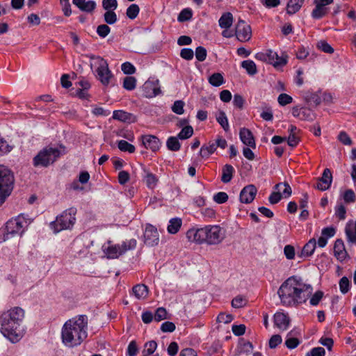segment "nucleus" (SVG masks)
Segmentation results:
<instances>
[{"mask_svg": "<svg viewBox=\"0 0 356 356\" xmlns=\"http://www.w3.org/2000/svg\"><path fill=\"white\" fill-rule=\"evenodd\" d=\"M316 247V241L315 238L310 239L302 248L300 257L311 256Z\"/></svg>", "mask_w": 356, "mask_h": 356, "instance_id": "nucleus-29", "label": "nucleus"}, {"mask_svg": "<svg viewBox=\"0 0 356 356\" xmlns=\"http://www.w3.org/2000/svg\"><path fill=\"white\" fill-rule=\"evenodd\" d=\"M241 67L245 70L246 72L253 76L257 73V69L255 63L252 60H245L241 63Z\"/></svg>", "mask_w": 356, "mask_h": 356, "instance_id": "nucleus-31", "label": "nucleus"}, {"mask_svg": "<svg viewBox=\"0 0 356 356\" xmlns=\"http://www.w3.org/2000/svg\"><path fill=\"white\" fill-rule=\"evenodd\" d=\"M299 343V340L297 338L292 337L291 332L287 334V338L285 341V345L289 349H293L296 348Z\"/></svg>", "mask_w": 356, "mask_h": 356, "instance_id": "nucleus-51", "label": "nucleus"}, {"mask_svg": "<svg viewBox=\"0 0 356 356\" xmlns=\"http://www.w3.org/2000/svg\"><path fill=\"white\" fill-rule=\"evenodd\" d=\"M216 149L214 142H209L207 145H202L200 148V156L202 158H209L210 155L215 152Z\"/></svg>", "mask_w": 356, "mask_h": 356, "instance_id": "nucleus-30", "label": "nucleus"}, {"mask_svg": "<svg viewBox=\"0 0 356 356\" xmlns=\"http://www.w3.org/2000/svg\"><path fill=\"white\" fill-rule=\"evenodd\" d=\"M25 317V311L19 307H14L3 312L0 316V332L10 342L15 343L23 337L21 325Z\"/></svg>", "mask_w": 356, "mask_h": 356, "instance_id": "nucleus-3", "label": "nucleus"}, {"mask_svg": "<svg viewBox=\"0 0 356 356\" xmlns=\"http://www.w3.org/2000/svg\"><path fill=\"white\" fill-rule=\"evenodd\" d=\"M12 149V147L8 144L6 140L0 136V156L8 154Z\"/></svg>", "mask_w": 356, "mask_h": 356, "instance_id": "nucleus-59", "label": "nucleus"}, {"mask_svg": "<svg viewBox=\"0 0 356 356\" xmlns=\"http://www.w3.org/2000/svg\"><path fill=\"white\" fill-rule=\"evenodd\" d=\"M193 15L192 10L190 8L183 9L178 15L179 22H183L189 20Z\"/></svg>", "mask_w": 356, "mask_h": 356, "instance_id": "nucleus-52", "label": "nucleus"}, {"mask_svg": "<svg viewBox=\"0 0 356 356\" xmlns=\"http://www.w3.org/2000/svg\"><path fill=\"white\" fill-rule=\"evenodd\" d=\"M235 172L234 167L230 164H225L222 169L221 181L227 184L231 181Z\"/></svg>", "mask_w": 356, "mask_h": 356, "instance_id": "nucleus-24", "label": "nucleus"}, {"mask_svg": "<svg viewBox=\"0 0 356 356\" xmlns=\"http://www.w3.org/2000/svg\"><path fill=\"white\" fill-rule=\"evenodd\" d=\"M193 134V127L191 126H186L181 130L177 136L181 140H185L191 137Z\"/></svg>", "mask_w": 356, "mask_h": 356, "instance_id": "nucleus-45", "label": "nucleus"}, {"mask_svg": "<svg viewBox=\"0 0 356 356\" xmlns=\"http://www.w3.org/2000/svg\"><path fill=\"white\" fill-rule=\"evenodd\" d=\"M257 193V189L254 185L250 184L245 186L240 193L241 202L243 204L251 203L254 200Z\"/></svg>", "mask_w": 356, "mask_h": 356, "instance_id": "nucleus-16", "label": "nucleus"}, {"mask_svg": "<svg viewBox=\"0 0 356 356\" xmlns=\"http://www.w3.org/2000/svg\"><path fill=\"white\" fill-rule=\"evenodd\" d=\"M312 286L298 276H291L280 286L277 294L282 305L296 307L305 303L312 296Z\"/></svg>", "mask_w": 356, "mask_h": 356, "instance_id": "nucleus-1", "label": "nucleus"}, {"mask_svg": "<svg viewBox=\"0 0 356 356\" xmlns=\"http://www.w3.org/2000/svg\"><path fill=\"white\" fill-rule=\"evenodd\" d=\"M323 297V292L321 291H317L315 292L309 299V303L312 306H316L319 304L320 301Z\"/></svg>", "mask_w": 356, "mask_h": 356, "instance_id": "nucleus-57", "label": "nucleus"}, {"mask_svg": "<svg viewBox=\"0 0 356 356\" xmlns=\"http://www.w3.org/2000/svg\"><path fill=\"white\" fill-rule=\"evenodd\" d=\"M325 350L322 347L313 348L310 351L307 352L305 356H325Z\"/></svg>", "mask_w": 356, "mask_h": 356, "instance_id": "nucleus-64", "label": "nucleus"}, {"mask_svg": "<svg viewBox=\"0 0 356 356\" xmlns=\"http://www.w3.org/2000/svg\"><path fill=\"white\" fill-rule=\"evenodd\" d=\"M209 82L215 87H218L225 83V79L221 73H214L209 78Z\"/></svg>", "mask_w": 356, "mask_h": 356, "instance_id": "nucleus-38", "label": "nucleus"}, {"mask_svg": "<svg viewBox=\"0 0 356 356\" xmlns=\"http://www.w3.org/2000/svg\"><path fill=\"white\" fill-rule=\"evenodd\" d=\"M345 232L348 241L356 244V221L347 223Z\"/></svg>", "mask_w": 356, "mask_h": 356, "instance_id": "nucleus-28", "label": "nucleus"}, {"mask_svg": "<svg viewBox=\"0 0 356 356\" xmlns=\"http://www.w3.org/2000/svg\"><path fill=\"white\" fill-rule=\"evenodd\" d=\"M334 254L336 258L342 261L347 257V252L345 249L344 243L341 239L336 240L334 245Z\"/></svg>", "mask_w": 356, "mask_h": 356, "instance_id": "nucleus-23", "label": "nucleus"}, {"mask_svg": "<svg viewBox=\"0 0 356 356\" xmlns=\"http://www.w3.org/2000/svg\"><path fill=\"white\" fill-rule=\"evenodd\" d=\"M111 28L106 24H101L97 28V33L102 38H106L110 33Z\"/></svg>", "mask_w": 356, "mask_h": 356, "instance_id": "nucleus-60", "label": "nucleus"}, {"mask_svg": "<svg viewBox=\"0 0 356 356\" xmlns=\"http://www.w3.org/2000/svg\"><path fill=\"white\" fill-rule=\"evenodd\" d=\"M284 254L287 259H293L296 256L294 247L291 245H286L284 248Z\"/></svg>", "mask_w": 356, "mask_h": 356, "instance_id": "nucleus-62", "label": "nucleus"}, {"mask_svg": "<svg viewBox=\"0 0 356 356\" xmlns=\"http://www.w3.org/2000/svg\"><path fill=\"white\" fill-rule=\"evenodd\" d=\"M118 149L123 152L132 154L136 151V147L132 144L124 140H120L117 142Z\"/></svg>", "mask_w": 356, "mask_h": 356, "instance_id": "nucleus-35", "label": "nucleus"}, {"mask_svg": "<svg viewBox=\"0 0 356 356\" xmlns=\"http://www.w3.org/2000/svg\"><path fill=\"white\" fill-rule=\"evenodd\" d=\"M139 11L140 8L137 4H131L127 9V16L129 19H134L138 16Z\"/></svg>", "mask_w": 356, "mask_h": 356, "instance_id": "nucleus-48", "label": "nucleus"}, {"mask_svg": "<svg viewBox=\"0 0 356 356\" xmlns=\"http://www.w3.org/2000/svg\"><path fill=\"white\" fill-rule=\"evenodd\" d=\"M137 244V241L134 238L126 240L122 242V243L120 245V247H122V251L124 254L131 250H134Z\"/></svg>", "mask_w": 356, "mask_h": 356, "instance_id": "nucleus-46", "label": "nucleus"}, {"mask_svg": "<svg viewBox=\"0 0 356 356\" xmlns=\"http://www.w3.org/2000/svg\"><path fill=\"white\" fill-rule=\"evenodd\" d=\"M104 22L108 24H113L118 20L117 15L114 10H106L104 15Z\"/></svg>", "mask_w": 356, "mask_h": 356, "instance_id": "nucleus-50", "label": "nucleus"}, {"mask_svg": "<svg viewBox=\"0 0 356 356\" xmlns=\"http://www.w3.org/2000/svg\"><path fill=\"white\" fill-rule=\"evenodd\" d=\"M260 116L263 120L266 121H272L273 119V114L271 108L265 105L262 108V111L260 114Z\"/></svg>", "mask_w": 356, "mask_h": 356, "instance_id": "nucleus-49", "label": "nucleus"}, {"mask_svg": "<svg viewBox=\"0 0 356 356\" xmlns=\"http://www.w3.org/2000/svg\"><path fill=\"white\" fill-rule=\"evenodd\" d=\"M65 153V147L61 145L57 147H45L33 158V165L35 167H47Z\"/></svg>", "mask_w": 356, "mask_h": 356, "instance_id": "nucleus-7", "label": "nucleus"}, {"mask_svg": "<svg viewBox=\"0 0 356 356\" xmlns=\"http://www.w3.org/2000/svg\"><path fill=\"white\" fill-rule=\"evenodd\" d=\"M213 200L218 204H223L227 201L228 195L225 192H218L213 195Z\"/></svg>", "mask_w": 356, "mask_h": 356, "instance_id": "nucleus-61", "label": "nucleus"}, {"mask_svg": "<svg viewBox=\"0 0 356 356\" xmlns=\"http://www.w3.org/2000/svg\"><path fill=\"white\" fill-rule=\"evenodd\" d=\"M88 323L86 315H78L65 321L60 332L62 343L70 348L80 346L88 337Z\"/></svg>", "mask_w": 356, "mask_h": 356, "instance_id": "nucleus-2", "label": "nucleus"}, {"mask_svg": "<svg viewBox=\"0 0 356 356\" xmlns=\"http://www.w3.org/2000/svg\"><path fill=\"white\" fill-rule=\"evenodd\" d=\"M303 1L304 0H289L286 8L287 13L293 15L298 12L300 9Z\"/></svg>", "mask_w": 356, "mask_h": 356, "instance_id": "nucleus-32", "label": "nucleus"}, {"mask_svg": "<svg viewBox=\"0 0 356 356\" xmlns=\"http://www.w3.org/2000/svg\"><path fill=\"white\" fill-rule=\"evenodd\" d=\"M102 7L106 10H115L118 8L117 0H102Z\"/></svg>", "mask_w": 356, "mask_h": 356, "instance_id": "nucleus-58", "label": "nucleus"}, {"mask_svg": "<svg viewBox=\"0 0 356 356\" xmlns=\"http://www.w3.org/2000/svg\"><path fill=\"white\" fill-rule=\"evenodd\" d=\"M31 222L32 219L24 213L10 219L6 222L4 229L0 232V243L15 236H22Z\"/></svg>", "mask_w": 356, "mask_h": 356, "instance_id": "nucleus-5", "label": "nucleus"}, {"mask_svg": "<svg viewBox=\"0 0 356 356\" xmlns=\"http://www.w3.org/2000/svg\"><path fill=\"white\" fill-rule=\"evenodd\" d=\"M90 65L97 79L104 86H108L113 79V74L109 70L107 61L102 57L92 54L87 56Z\"/></svg>", "mask_w": 356, "mask_h": 356, "instance_id": "nucleus-6", "label": "nucleus"}, {"mask_svg": "<svg viewBox=\"0 0 356 356\" xmlns=\"http://www.w3.org/2000/svg\"><path fill=\"white\" fill-rule=\"evenodd\" d=\"M104 252L107 258L111 259H117L124 254L120 244H111L110 242H108V246L104 248Z\"/></svg>", "mask_w": 356, "mask_h": 356, "instance_id": "nucleus-21", "label": "nucleus"}, {"mask_svg": "<svg viewBox=\"0 0 356 356\" xmlns=\"http://www.w3.org/2000/svg\"><path fill=\"white\" fill-rule=\"evenodd\" d=\"M157 348V343L155 341H150L145 344L143 354L146 356L152 355Z\"/></svg>", "mask_w": 356, "mask_h": 356, "instance_id": "nucleus-44", "label": "nucleus"}, {"mask_svg": "<svg viewBox=\"0 0 356 356\" xmlns=\"http://www.w3.org/2000/svg\"><path fill=\"white\" fill-rule=\"evenodd\" d=\"M239 137L244 145L252 149L256 148V143L250 129L244 127L241 128L239 131Z\"/></svg>", "mask_w": 356, "mask_h": 356, "instance_id": "nucleus-20", "label": "nucleus"}, {"mask_svg": "<svg viewBox=\"0 0 356 356\" xmlns=\"http://www.w3.org/2000/svg\"><path fill=\"white\" fill-rule=\"evenodd\" d=\"M136 79L134 76H127L123 81V87L127 90H132L136 88Z\"/></svg>", "mask_w": 356, "mask_h": 356, "instance_id": "nucleus-47", "label": "nucleus"}, {"mask_svg": "<svg viewBox=\"0 0 356 356\" xmlns=\"http://www.w3.org/2000/svg\"><path fill=\"white\" fill-rule=\"evenodd\" d=\"M274 325L282 331L286 330L290 325V318L287 314L277 312L273 316Z\"/></svg>", "mask_w": 356, "mask_h": 356, "instance_id": "nucleus-17", "label": "nucleus"}, {"mask_svg": "<svg viewBox=\"0 0 356 356\" xmlns=\"http://www.w3.org/2000/svg\"><path fill=\"white\" fill-rule=\"evenodd\" d=\"M142 145L147 149L153 152L159 151L161 146L160 140L154 135H143L141 136Z\"/></svg>", "mask_w": 356, "mask_h": 356, "instance_id": "nucleus-15", "label": "nucleus"}, {"mask_svg": "<svg viewBox=\"0 0 356 356\" xmlns=\"http://www.w3.org/2000/svg\"><path fill=\"white\" fill-rule=\"evenodd\" d=\"M207 56V51L204 47H203L202 46H199L196 48L195 57L198 61L202 62V61L205 60Z\"/></svg>", "mask_w": 356, "mask_h": 356, "instance_id": "nucleus-54", "label": "nucleus"}, {"mask_svg": "<svg viewBox=\"0 0 356 356\" xmlns=\"http://www.w3.org/2000/svg\"><path fill=\"white\" fill-rule=\"evenodd\" d=\"M233 23V15L231 13H225L218 20V24L221 29H228Z\"/></svg>", "mask_w": 356, "mask_h": 356, "instance_id": "nucleus-27", "label": "nucleus"}, {"mask_svg": "<svg viewBox=\"0 0 356 356\" xmlns=\"http://www.w3.org/2000/svg\"><path fill=\"white\" fill-rule=\"evenodd\" d=\"M182 225V220L180 218H173L169 220L167 230L170 234H177Z\"/></svg>", "mask_w": 356, "mask_h": 356, "instance_id": "nucleus-25", "label": "nucleus"}, {"mask_svg": "<svg viewBox=\"0 0 356 356\" xmlns=\"http://www.w3.org/2000/svg\"><path fill=\"white\" fill-rule=\"evenodd\" d=\"M332 181V175L331 171L328 168H325L323 172L322 177L316 184V188L324 191L330 188Z\"/></svg>", "mask_w": 356, "mask_h": 356, "instance_id": "nucleus-19", "label": "nucleus"}, {"mask_svg": "<svg viewBox=\"0 0 356 356\" xmlns=\"http://www.w3.org/2000/svg\"><path fill=\"white\" fill-rule=\"evenodd\" d=\"M248 303V300L242 296H236L232 301V306L234 308H242Z\"/></svg>", "mask_w": 356, "mask_h": 356, "instance_id": "nucleus-42", "label": "nucleus"}, {"mask_svg": "<svg viewBox=\"0 0 356 356\" xmlns=\"http://www.w3.org/2000/svg\"><path fill=\"white\" fill-rule=\"evenodd\" d=\"M339 286L341 293L346 294L350 291L351 284L348 278L344 276L340 279L339 282Z\"/></svg>", "mask_w": 356, "mask_h": 356, "instance_id": "nucleus-39", "label": "nucleus"}, {"mask_svg": "<svg viewBox=\"0 0 356 356\" xmlns=\"http://www.w3.org/2000/svg\"><path fill=\"white\" fill-rule=\"evenodd\" d=\"M184 102L183 101L177 100L172 106V111L177 115H181L184 112Z\"/></svg>", "mask_w": 356, "mask_h": 356, "instance_id": "nucleus-56", "label": "nucleus"}, {"mask_svg": "<svg viewBox=\"0 0 356 356\" xmlns=\"http://www.w3.org/2000/svg\"><path fill=\"white\" fill-rule=\"evenodd\" d=\"M216 120L220 124L225 131L227 132L229 131V124L228 119L224 111H220L216 115Z\"/></svg>", "mask_w": 356, "mask_h": 356, "instance_id": "nucleus-37", "label": "nucleus"}, {"mask_svg": "<svg viewBox=\"0 0 356 356\" xmlns=\"http://www.w3.org/2000/svg\"><path fill=\"white\" fill-rule=\"evenodd\" d=\"M275 189L280 192H281V195L282 197L288 198L291 195V188L289 184L284 183H279L275 186Z\"/></svg>", "mask_w": 356, "mask_h": 356, "instance_id": "nucleus-33", "label": "nucleus"}, {"mask_svg": "<svg viewBox=\"0 0 356 356\" xmlns=\"http://www.w3.org/2000/svg\"><path fill=\"white\" fill-rule=\"evenodd\" d=\"M254 58L263 62L273 65L274 67H282L286 64V60L283 57L279 56L278 54L270 49L265 51L257 53Z\"/></svg>", "mask_w": 356, "mask_h": 356, "instance_id": "nucleus-10", "label": "nucleus"}, {"mask_svg": "<svg viewBox=\"0 0 356 356\" xmlns=\"http://www.w3.org/2000/svg\"><path fill=\"white\" fill-rule=\"evenodd\" d=\"M118 137L127 139L128 141L133 142L135 139L134 132L128 129H120L116 132Z\"/></svg>", "mask_w": 356, "mask_h": 356, "instance_id": "nucleus-41", "label": "nucleus"}, {"mask_svg": "<svg viewBox=\"0 0 356 356\" xmlns=\"http://www.w3.org/2000/svg\"><path fill=\"white\" fill-rule=\"evenodd\" d=\"M14 176L6 166L0 165V206L10 196L13 189Z\"/></svg>", "mask_w": 356, "mask_h": 356, "instance_id": "nucleus-9", "label": "nucleus"}, {"mask_svg": "<svg viewBox=\"0 0 356 356\" xmlns=\"http://www.w3.org/2000/svg\"><path fill=\"white\" fill-rule=\"evenodd\" d=\"M143 238L145 243L148 246L158 245L159 234L157 229L152 225H147L144 232Z\"/></svg>", "mask_w": 356, "mask_h": 356, "instance_id": "nucleus-13", "label": "nucleus"}, {"mask_svg": "<svg viewBox=\"0 0 356 356\" xmlns=\"http://www.w3.org/2000/svg\"><path fill=\"white\" fill-rule=\"evenodd\" d=\"M277 102L279 104L282 106H284L293 102V98L291 96L286 94L282 93L277 97Z\"/></svg>", "mask_w": 356, "mask_h": 356, "instance_id": "nucleus-53", "label": "nucleus"}, {"mask_svg": "<svg viewBox=\"0 0 356 356\" xmlns=\"http://www.w3.org/2000/svg\"><path fill=\"white\" fill-rule=\"evenodd\" d=\"M76 209L69 208L58 215L56 220L50 222L51 229L56 234L67 229H71L76 222Z\"/></svg>", "mask_w": 356, "mask_h": 356, "instance_id": "nucleus-8", "label": "nucleus"}, {"mask_svg": "<svg viewBox=\"0 0 356 356\" xmlns=\"http://www.w3.org/2000/svg\"><path fill=\"white\" fill-rule=\"evenodd\" d=\"M143 95L147 98H152L161 92L158 80H147L142 87Z\"/></svg>", "mask_w": 356, "mask_h": 356, "instance_id": "nucleus-14", "label": "nucleus"}, {"mask_svg": "<svg viewBox=\"0 0 356 356\" xmlns=\"http://www.w3.org/2000/svg\"><path fill=\"white\" fill-rule=\"evenodd\" d=\"M334 211L335 216L339 220H344L346 218V209L341 203L337 202L334 208Z\"/></svg>", "mask_w": 356, "mask_h": 356, "instance_id": "nucleus-43", "label": "nucleus"}, {"mask_svg": "<svg viewBox=\"0 0 356 356\" xmlns=\"http://www.w3.org/2000/svg\"><path fill=\"white\" fill-rule=\"evenodd\" d=\"M113 118L127 123H132L136 121V117L134 114L122 110L114 111L113 113Z\"/></svg>", "mask_w": 356, "mask_h": 356, "instance_id": "nucleus-22", "label": "nucleus"}, {"mask_svg": "<svg viewBox=\"0 0 356 356\" xmlns=\"http://www.w3.org/2000/svg\"><path fill=\"white\" fill-rule=\"evenodd\" d=\"M234 35L240 42H244L250 40L252 36L250 26L243 20H239L236 26Z\"/></svg>", "mask_w": 356, "mask_h": 356, "instance_id": "nucleus-12", "label": "nucleus"}, {"mask_svg": "<svg viewBox=\"0 0 356 356\" xmlns=\"http://www.w3.org/2000/svg\"><path fill=\"white\" fill-rule=\"evenodd\" d=\"M96 8V2L92 0H89L88 1H85L83 6L81 8V10L86 13L92 12Z\"/></svg>", "mask_w": 356, "mask_h": 356, "instance_id": "nucleus-63", "label": "nucleus"}, {"mask_svg": "<svg viewBox=\"0 0 356 356\" xmlns=\"http://www.w3.org/2000/svg\"><path fill=\"white\" fill-rule=\"evenodd\" d=\"M341 197L346 204L353 203L355 200V193L352 189H347L341 194Z\"/></svg>", "mask_w": 356, "mask_h": 356, "instance_id": "nucleus-40", "label": "nucleus"}, {"mask_svg": "<svg viewBox=\"0 0 356 356\" xmlns=\"http://www.w3.org/2000/svg\"><path fill=\"white\" fill-rule=\"evenodd\" d=\"M333 2L334 0H314L315 8L312 12V17L318 19L325 16L329 12L327 6Z\"/></svg>", "mask_w": 356, "mask_h": 356, "instance_id": "nucleus-11", "label": "nucleus"}, {"mask_svg": "<svg viewBox=\"0 0 356 356\" xmlns=\"http://www.w3.org/2000/svg\"><path fill=\"white\" fill-rule=\"evenodd\" d=\"M292 115L301 120H313L314 115L313 111L305 107L294 106L292 108Z\"/></svg>", "mask_w": 356, "mask_h": 356, "instance_id": "nucleus-18", "label": "nucleus"}, {"mask_svg": "<svg viewBox=\"0 0 356 356\" xmlns=\"http://www.w3.org/2000/svg\"><path fill=\"white\" fill-rule=\"evenodd\" d=\"M186 236L191 243L215 245L223 241L225 231L218 225H209L200 228H190L186 232Z\"/></svg>", "mask_w": 356, "mask_h": 356, "instance_id": "nucleus-4", "label": "nucleus"}, {"mask_svg": "<svg viewBox=\"0 0 356 356\" xmlns=\"http://www.w3.org/2000/svg\"><path fill=\"white\" fill-rule=\"evenodd\" d=\"M166 146L170 151L177 152L180 149L181 145L179 142V138L175 136H170L166 141Z\"/></svg>", "mask_w": 356, "mask_h": 356, "instance_id": "nucleus-36", "label": "nucleus"}, {"mask_svg": "<svg viewBox=\"0 0 356 356\" xmlns=\"http://www.w3.org/2000/svg\"><path fill=\"white\" fill-rule=\"evenodd\" d=\"M132 293L137 299H145L148 295V289L145 284H137L133 287Z\"/></svg>", "mask_w": 356, "mask_h": 356, "instance_id": "nucleus-26", "label": "nucleus"}, {"mask_svg": "<svg viewBox=\"0 0 356 356\" xmlns=\"http://www.w3.org/2000/svg\"><path fill=\"white\" fill-rule=\"evenodd\" d=\"M200 213L206 220L213 219L216 217V211L213 208L202 209Z\"/></svg>", "mask_w": 356, "mask_h": 356, "instance_id": "nucleus-55", "label": "nucleus"}, {"mask_svg": "<svg viewBox=\"0 0 356 356\" xmlns=\"http://www.w3.org/2000/svg\"><path fill=\"white\" fill-rule=\"evenodd\" d=\"M144 181L149 188H154L158 183L157 177L149 171H145Z\"/></svg>", "mask_w": 356, "mask_h": 356, "instance_id": "nucleus-34", "label": "nucleus"}]
</instances>
